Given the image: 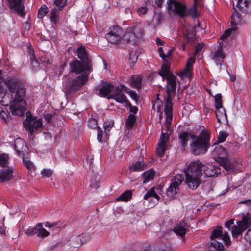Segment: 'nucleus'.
<instances>
[{"label":"nucleus","instance_id":"obj_1","mask_svg":"<svg viewBox=\"0 0 251 251\" xmlns=\"http://www.w3.org/2000/svg\"><path fill=\"white\" fill-rule=\"evenodd\" d=\"M4 82L13 98L10 103L11 114L13 116H24L26 107L25 88L21 81L15 77H8Z\"/></svg>","mask_w":251,"mask_h":251},{"label":"nucleus","instance_id":"obj_2","mask_svg":"<svg viewBox=\"0 0 251 251\" xmlns=\"http://www.w3.org/2000/svg\"><path fill=\"white\" fill-rule=\"evenodd\" d=\"M211 133L206 130H202L198 136L191 135L190 145V152L195 156L205 154L210 148Z\"/></svg>","mask_w":251,"mask_h":251},{"label":"nucleus","instance_id":"obj_3","mask_svg":"<svg viewBox=\"0 0 251 251\" xmlns=\"http://www.w3.org/2000/svg\"><path fill=\"white\" fill-rule=\"evenodd\" d=\"M218 238L222 239L226 246H228L231 243L227 232H223L222 226H219L212 232L210 237L211 242L207 251H223L224 250L223 244L215 240Z\"/></svg>","mask_w":251,"mask_h":251},{"label":"nucleus","instance_id":"obj_4","mask_svg":"<svg viewBox=\"0 0 251 251\" xmlns=\"http://www.w3.org/2000/svg\"><path fill=\"white\" fill-rule=\"evenodd\" d=\"M89 75L86 72L80 74L79 76L71 78L65 76L67 81H65V85L68 93H75L83 87L88 81Z\"/></svg>","mask_w":251,"mask_h":251},{"label":"nucleus","instance_id":"obj_5","mask_svg":"<svg viewBox=\"0 0 251 251\" xmlns=\"http://www.w3.org/2000/svg\"><path fill=\"white\" fill-rule=\"evenodd\" d=\"M167 9L169 13L177 14L180 18L185 17L186 5L178 0H167Z\"/></svg>","mask_w":251,"mask_h":251},{"label":"nucleus","instance_id":"obj_6","mask_svg":"<svg viewBox=\"0 0 251 251\" xmlns=\"http://www.w3.org/2000/svg\"><path fill=\"white\" fill-rule=\"evenodd\" d=\"M167 82V98L166 99L165 105L173 107L172 100L173 96L176 93V77L171 75V77L166 79Z\"/></svg>","mask_w":251,"mask_h":251},{"label":"nucleus","instance_id":"obj_7","mask_svg":"<svg viewBox=\"0 0 251 251\" xmlns=\"http://www.w3.org/2000/svg\"><path fill=\"white\" fill-rule=\"evenodd\" d=\"M124 31L119 25H114L109 28V32L105 35V38L109 43L117 44L122 38Z\"/></svg>","mask_w":251,"mask_h":251},{"label":"nucleus","instance_id":"obj_8","mask_svg":"<svg viewBox=\"0 0 251 251\" xmlns=\"http://www.w3.org/2000/svg\"><path fill=\"white\" fill-rule=\"evenodd\" d=\"M69 67L70 72L81 74L85 73L84 71H91L92 65L75 59L70 62Z\"/></svg>","mask_w":251,"mask_h":251},{"label":"nucleus","instance_id":"obj_9","mask_svg":"<svg viewBox=\"0 0 251 251\" xmlns=\"http://www.w3.org/2000/svg\"><path fill=\"white\" fill-rule=\"evenodd\" d=\"M203 164L199 160L193 161L189 164L185 173L201 177L203 175Z\"/></svg>","mask_w":251,"mask_h":251},{"label":"nucleus","instance_id":"obj_10","mask_svg":"<svg viewBox=\"0 0 251 251\" xmlns=\"http://www.w3.org/2000/svg\"><path fill=\"white\" fill-rule=\"evenodd\" d=\"M203 175L204 178L216 177L221 173V168L218 165L212 163L203 164Z\"/></svg>","mask_w":251,"mask_h":251},{"label":"nucleus","instance_id":"obj_11","mask_svg":"<svg viewBox=\"0 0 251 251\" xmlns=\"http://www.w3.org/2000/svg\"><path fill=\"white\" fill-rule=\"evenodd\" d=\"M121 88L119 87H116L112 91V93L107 96V99H113L120 103H123L128 101L126 96L123 94L122 89L126 88V86L121 85Z\"/></svg>","mask_w":251,"mask_h":251},{"label":"nucleus","instance_id":"obj_12","mask_svg":"<svg viewBox=\"0 0 251 251\" xmlns=\"http://www.w3.org/2000/svg\"><path fill=\"white\" fill-rule=\"evenodd\" d=\"M28 112L26 114L27 116ZM25 127L32 134L35 130L37 129L42 126V121L40 120H35L32 117L27 118L23 122Z\"/></svg>","mask_w":251,"mask_h":251},{"label":"nucleus","instance_id":"obj_13","mask_svg":"<svg viewBox=\"0 0 251 251\" xmlns=\"http://www.w3.org/2000/svg\"><path fill=\"white\" fill-rule=\"evenodd\" d=\"M7 2V5L12 11L16 12L18 15L24 17L25 15L24 12V7L22 5V0H5Z\"/></svg>","mask_w":251,"mask_h":251},{"label":"nucleus","instance_id":"obj_14","mask_svg":"<svg viewBox=\"0 0 251 251\" xmlns=\"http://www.w3.org/2000/svg\"><path fill=\"white\" fill-rule=\"evenodd\" d=\"M185 182L188 188L192 190L196 189L201 183V178L189 173H185Z\"/></svg>","mask_w":251,"mask_h":251},{"label":"nucleus","instance_id":"obj_15","mask_svg":"<svg viewBox=\"0 0 251 251\" xmlns=\"http://www.w3.org/2000/svg\"><path fill=\"white\" fill-rule=\"evenodd\" d=\"M114 88V86L110 83L102 81L101 86L97 87L96 89L99 90V94L100 96L107 98V96L112 93V91Z\"/></svg>","mask_w":251,"mask_h":251},{"label":"nucleus","instance_id":"obj_16","mask_svg":"<svg viewBox=\"0 0 251 251\" xmlns=\"http://www.w3.org/2000/svg\"><path fill=\"white\" fill-rule=\"evenodd\" d=\"M188 228L189 226L187 223L182 221L176 224V226L174 227L173 231L177 235L180 236L181 238H183L185 237Z\"/></svg>","mask_w":251,"mask_h":251},{"label":"nucleus","instance_id":"obj_17","mask_svg":"<svg viewBox=\"0 0 251 251\" xmlns=\"http://www.w3.org/2000/svg\"><path fill=\"white\" fill-rule=\"evenodd\" d=\"M76 53L78 58L84 63L92 64L91 58L89 56L88 53L84 46H80L76 50Z\"/></svg>","mask_w":251,"mask_h":251},{"label":"nucleus","instance_id":"obj_18","mask_svg":"<svg viewBox=\"0 0 251 251\" xmlns=\"http://www.w3.org/2000/svg\"><path fill=\"white\" fill-rule=\"evenodd\" d=\"M128 31L131 32L133 39H135L136 40L141 38L144 35V30L138 24H136L133 26L129 27Z\"/></svg>","mask_w":251,"mask_h":251},{"label":"nucleus","instance_id":"obj_19","mask_svg":"<svg viewBox=\"0 0 251 251\" xmlns=\"http://www.w3.org/2000/svg\"><path fill=\"white\" fill-rule=\"evenodd\" d=\"M172 111V107L168 106L167 105L164 106V113L166 116L165 123L164 124V126L166 127V133L170 130V126L173 120Z\"/></svg>","mask_w":251,"mask_h":251},{"label":"nucleus","instance_id":"obj_20","mask_svg":"<svg viewBox=\"0 0 251 251\" xmlns=\"http://www.w3.org/2000/svg\"><path fill=\"white\" fill-rule=\"evenodd\" d=\"M213 153L216 156L217 161L219 163L228 157L226 150L221 146H216L213 151Z\"/></svg>","mask_w":251,"mask_h":251},{"label":"nucleus","instance_id":"obj_21","mask_svg":"<svg viewBox=\"0 0 251 251\" xmlns=\"http://www.w3.org/2000/svg\"><path fill=\"white\" fill-rule=\"evenodd\" d=\"M13 169L11 167L3 168L0 170V182L10 180L13 177Z\"/></svg>","mask_w":251,"mask_h":251},{"label":"nucleus","instance_id":"obj_22","mask_svg":"<svg viewBox=\"0 0 251 251\" xmlns=\"http://www.w3.org/2000/svg\"><path fill=\"white\" fill-rule=\"evenodd\" d=\"M219 164L220 165L222 166L226 171L229 172H233L236 169L237 163L230 159L228 157L223 160Z\"/></svg>","mask_w":251,"mask_h":251},{"label":"nucleus","instance_id":"obj_23","mask_svg":"<svg viewBox=\"0 0 251 251\" xmlns=\"http://www.w3.org/2000/svg\"><path fill=\"white\" fill-rule=\"evenodd\" d=\"M237 7L244 13L251 12V0H237Z\"/></svg>","mask_w":251,"mask_h":251},{"label":"nucleus","instance_id":"obj_24","mask_svg":"<svg viewBox=\"0 0 251 251\" xmlns=\"http://www.w3.org/2000/svg\"><path fill=\"white\" fill-rule=\"evenodd\" d=\"M193 133H188L187 131H182L178 135L179 143L183 149H185L188 144L189 139H191Z\"/></svg>","mask_w":251,"mask_h":251},{"label":"nucleus","instance_id":"obj_25","mask_svg":"<svg viewBox=\"0 0 251 251\" xmlns=\"http://www.w3.org/2000/svg\"><path fill=\"white\" fill-rule=\"evenodd\" d=\"M101 180V176L98 174H94L91 177L90 181L89 187L91 190L94 189L96 190L100 186V181Z\"/></svg>","mask_w":251,"mask_h":251},{"label":"nucleus","instance_id":"obj_26","mask_svg":"<svg viewBox=\"0 0 251 251\" xmlns=\"http://www.w3.org/2000/svg\"><path fill=\"white\" fill-rule=\"evenodd\" d=\"M142 78L140 75H132L129 79L130 85L134 88L139 89L141 88Z\"/></svg>","mask_w":251,"mask_h":251},{"label":"nucleus","instance_id":"obj_27","mask_svg":"<svg viewBox=\"0 0 251 251\" xmlns=\"http://www.w3.org/2000/svg\"><path fill=\"white\" fill-rule=\"evenodd\" d=\"M72 239L73 241L77 242V244L75 245V247H77L78 246H80L82 244L89 241L90 235L88 233L82 234L77 237H72Z\"/></svg>","mask_w":251,"mask_h":251},{"label":"nucleus","instance_id":"obj_28","mask_svg":"<svg viewBox=\"0 0 251 251\" xmlns=\"http://www.w3.org/2000/svg\"><path fill=\"white\" fill-rule=\"evenodd\" d=\"M216 116L218 122L225 123L227 122V115L225 108L223 106L222 108L216 109Z\"/></svg>","mask_w":251,"mask_h":251},{"label":"nucleus","instance_id":"obj_29","mask_svg":"<svg viewBox=\"0 0 251 251\" xmlns=\"http://www.w3.org/2000/svg\"><path fill=\"white\" fill-rule=\"evenodd\" d=\"M179 190V186L172 182L166 190L167 196L170 198H174Z\"/></svg>","mask_w":251,"mask_h":251},{"label":"nucleus","instance_id":"obj_30","mask_svg":"<svg viewBox=\"0 0 251 251\" xmlns=\"http://www.w3.org/2000/svg\"><path fill=\"white\" fill-rule=\"evenodd\" d=\"M199 29L204 30V29L200 26V23L198 21L197 24H196L193 29V31H188L187 34L186 35V38L188 41L192 40L194 39L196 35V33L199 31Z\"/></svg>","mask_w":251,"mask_h":251},{"label":"nucleus","instance_id":"obj_31","mask_svg":"<svg viewBox=\"0 0 251 251\" xmlns=\"http://www.w3.org/2000/svg\"><path fill=\"white\" fill-rule=\"evenodd\" d=\"M159 75L162 77L163 79L165 78L166 79L171 77V75H174L170 72L169 67L167 65H163L161 67L160 71L159 72Z\"/></svg>","mask_w":251,"mask_h":251},{"label":"nucleus","instance_id":"obj_32","mask_svg":"<svg viewBox=\"0 0 251 251\" xmlns=\"http://www.w3.org/2000/svg\"><path fill=\"white\" fill-rule=\"evenodd\" d=\"M245 230H246L245 227L242 226H239L238 225L237 226H233L231 230L232 237L234 238H237Z\"/></svg>","mask_w":251,"mask_h":251},{"label":"nucleus","instance_id":"obj_33","mask_svg":"<svg viewBox=\"0 0 251 251\" xmlns=\"http://www.w3.org/2000/svg\"><path fill=\"white\" fill-rule=\"evenodd\" d=\"M154 172L152 171L151 169H150L147 171H145L142 174L143 183H148V182H149L150 180H152L154 178Z\"/></svg>","mask_w":251,"mask_h":251},{"label":"nucleus","instance_id":"obj_34","mask_svg":"<svg viewBox=\"0 0 251 251\" xmlns=\"http://www.w3.org/2000/svg\"><path fill=\"white\" fill-rule=\"evenodd\" d=\"M132 197V192L130 190H126L120 195L117 199L118 201H127Z\"/></svg>","mask_w":251,"mask_h":251},{"label":"nucleus","instance_id":"obj_35","mask_svg":"<svg viewBox=\"0 0 251 251\" xmlns=\"http://www.w3.org/2000/svg\"><path fill=\"white\" fill-rule=\"evenodd\" d=\"M146 165L141 161H137L135 163L132 165L130 169L134 171H142L145 169Z\"/></svg>","mask_w":251,"mask_h":251},{"label":"nucleus","instance_id":"obj_36","mask_svg":"<svg viewBox=\"0 0 251 251\" xmlns=\"http://www.w3.org/2000/svg\"><path fill=\"white\" fill-rule=\"evenodd\" d=\"M136 121V118L134 114L129 115L126 123V126L128 129H131L133 127Z\"/></svg>","mask_w":251,"mask_h":251},{"label":"nucleus","instance_id":"obj_37","mask_svg":"<svg viewBox=\"0 0 251 251\" xmlns=\"http://www.w3.org/2000/svg\"><path fill=\"white\" fill-rule=\"evenodd\" d=\"M251 219L247 216H243L242 220L237 222V224L239 226L244 227L246 229L248 227L249 225L251 223Z\"/></svg>","mask_w":251,"mask_h":251},{"label":"nucleus","instance_id":"obj_38","mask_svg":"<svg viewBox=\"0 0 251 251\" xmlns=\"http://www.w3.org/2000/svg\"><path fill=\"white\" fill-rule=\"evenodd\" d=\"M225 57V55L223 52V48L222 46L218 48V50L215 52L213 59L215 61H218L219 58L223 59Z\"/></svg>","mask_w":251,"mask_h":251},{"label":"nucleus","instance_id":"obj_39","mask_svg":"<svg viewBox=\"0 0 251 251\" xmlns=\"http://www.w3.org/2000/svg\"><path fill=\"white\" fill-rule=\"evenodd\" d=\"M197 6L195 5V4H194V6L189 8L187 9V6H186V9L185 10V17L189 15L192 16V17L194 18L196 17V12H197V9H196Z\"/></svg>","mask_w":251,"mask_h":251},{"label":"nucleus","instance_id":"obj_40","mask_svg":"<svg viewBox=\"0 0 251 251\" xmlns=\"http://www.w3.org/2000/svg\"><path fill=\"white\" fill-rule=\"evenodd\" d=\"M68 0H55L54 3L56 6L55 8L61 11L66 5Z\"/></svg>","mask_w":251,"mask_h":251},{"label":"nucleus","instance_id":"obj_41","mask_svg":"<svg viewBox=\"0 0 251 251\" xmlns=\"http://www.w3.org/2000/svg\"><path fill=\"white\" fill-rule=\"evenodd\" d=\"M215 106L216 109L222 108V95L220 93L216 94L215 97Z\"/></svg>","mask_w":251,"mask_h":251},{"label":"nucleus","instance_id":"obj_42","mask_svg":"<svg viewBox=\"0 0 251 251\" xmlns=\"http://www.w3.org/2000/svg\"><path fill=\"white\" fill-rule=\"evenodd\" d=\"M10 113L5 108H2L0 112V116L1 119H3L5 123H7L9 120Z\"/></svg>","mask_w":251,"mask_h":251},{"label":"nucleus","instance_id":"obj_43","mask_svg":"<svg viewBox=\"0 0 251 251\" xmlns=\"http://www.w3.org/2000/svg\"><path fill=\"white\" fill-rule=\"evenodd\" d=\"M132 35L130 31H128V29H127V32L124 34H123L122 37L124 41H126V43H128L130 41L136 42L137 40L135 39H133Z\"/></svg>","mask_w":251,"mask_h":251},{"label":"nucleus","instance_id":"obj_44","mask_svg":"<svg viewBox=\"0 0 251 251\" xmlns=\"http://www.w3.org/2000/svg\"><path fill=\"white\" fill-rule=\"evenodd\" d=\"M58 9H57V8H54L52 9L50 12V19L51 21L53 22L54 23H56L57 22V19L58 18L57 13L59 12Z\"/></svg>","mask_w":251,"mask_h":251},{"label":"nucleus","instance_id":"obj_45","mask_svg":"<svg viewBox=\"0 0 251 251\" xmlns=\"http://www.w3.org/2000/svg\"><path fill=\"white\" fill-rule=\"evenodd\" d=\"M48 8L46 5H42L38 10V17L42 18L48 12Z\"/></svg>","mask_w":251,"mask_h":251},{"label":"nucleus","instance_id":"obj_46","mask_svg":"<svg viewBox=\"0 0 251 251\" xmlns=\"http://www.w3.org/2000/svg\"><path fill=\"white\" fill-rule=\"evenodd\" d=\"M184 179L183 176L182 174H177L174 176V181L172 182L175 184H177L178 186H179L182 183Z\"/></svg>","mask_w":251,"mask_h":251},{"label":"nucleus","instance_id":"obj_47","mask_svg":"<svg viewBox=\"0 0 251 251\" xmlns=\"http://www.w3.org/2000/svg\"><path fill=\"white\" fill-rule=\"evenodd\" d=\"M165 149L166 145H162L158 143V147L156 149V152L157 155L160 157L163 156L164 155Z\"/></svg>","mask_w":251,"mask_h":251},{"label":"nucleus","instance_id":"obj_48","mask_svg":"<svg viewBox=\"0 0 251 251\" xmlns=\"http://www.w3.org/2000/svg\"><path fill=\"white\" fill-rule=\"evenodd\" d=\"M192 69L185 67V68L183 70L180 71L178 75L181 78L184 77H187L190 75L192 72Z\"/></svg>","mask_w":251,"mask_h":251},{"label":"nucleus","instance_id":"obj_49","mask_svg":"<svg viewBox=\"0 0 251 251\" xmlns=\"http://www.w3.org/2000/svg\"><path fill=\"white\" fill-rule=\"evenodd\" d=\"M50 235V232L44 228H39L38 230L37 236L42 238H45Z\"/></svg>","mask_w":251,"mask_h":251},{"label":"nucleus","instance_id":"obj_50","mask_svg":"<svg viewBox=\"0 0 251 251\" xmlns=\"http://www.w3.org/2000/svg\"><path fill=\"white\" fill-rule=\"evenodd\" d=\"M114 126V123L113 122L111 121H107L104 122L103 124V126L104 128V132L106 134H107L108 132L110 131L111 128Z\"/></svg>","mask_w":251,"mask_h":251},{"label":"nucleus","instance_id":"obj_51","mask_svg":"<svg viewBox=\"0 0 251 251\" xmlns=\"http://www.w3.org/2000/svg\"><path fill=\"white\" fill-rule=\"evenodd\" d=\"M8 156L2 154L0 155V166L4 167L8 164Z\"/></svg>","mask_w":251,"mask_h":251},{"label":"nucleus","instance_id":"obj_52","mask_svg":"<svg viewBox=\"0 0 251 251\" xmlns=\"http://www.w3.org/2000/svg\"><path fill=\"white\" fill-rule=\"evenodd\" d=\"M169 139V134L167 133H162L160 135V141L159 143L160 144L166 145Z\"/></svg>","mask_w":251,"mask_h":251},{"label":"nucleus","instance_id":"obj_53","mask_svg":"<svg viewBox=\"0 0 251 251\" xmlns=\"http://www.w3.org/2000/svg\"><path fill=\"white\" fill-rule=\"evenodd\" d=\"M53 173V171L50 169H43L41 172L43 177H50Z\"/></svg>","mask_w":251,"mask_h":251},{"label":"nucleus","instance_id":"obj_54","mask_svg":"<svg viewBox=\"0 0 251 251\" xmlns=\"http://www.w3.org/2000/svg\"><path fill=\"white\" fill-rule=\"evenodd\" d=\"M228 134L226 132L224 131H222L219 132V135L218 138V142L219 143H222L225 141L228 136Z\"/></svg>","mask_w":251,"mask_h":251},{"label":"nucleus","instance_id":"obj_55","mask_svg":"<svg viewBox=\"0 0 251 251\" xmlns=\"http://www.w3.org/2000/svg\"><path fill=\"white\" fill-rule=\"evenodd\" d=\"M37 228L34 227H29L26 231V234L28 236H33L35 234H37L38 230L36 229Z\"/></svg>","mask_w":251,"mask_h":251},{"label":"nucleus","instance_id":"obj_56","mask_svg":"<svg viewBox=\"0 0 251 251\" xmlns=\"http://www.w3.org/2000/svg\"><path fill=\"white\" fill-rule=\"evenodd\" d=\"M23 162L24 165L26 166V167L28 170H31L33 168V164L30 160L26 159L25 158H23Z\"/></svg>","mask_w":251,"mask_h":251},{"label":"nucleus","instance_id":"obj_57","mask_svg":"<svg viewBox=\"0 0 251 251\" xmlns=\"http://www.w3.org/2000/svg\"><path fill=\"white\" fill-rule=\"evenodd\" d=\"M128 93L132 99L136 101L138 100L139 96L135 91L130 90L128 92Z\"/></svg>","mask_w":251,"mask_h":251},{"label":"nucleus","instance_id":"obj_58","mask_svg":"<svg viewBox=\"0 0 251 251\" xmlns=\"http://www.w3.org/2000/svg\"><path fill=\"white\" fill-rule=\"evenodd\" d=\"M88 126L92 128H95L97 126V121L94 119H89L88 121Z\"/></svg>","mask_w":251,"mask_h":251},{"label":"nucleus","instance_id":"obj_59","mask_svg":"<svg viewBox=\"0 0 251 251\" xmlns=\"http://www.w3.org/2000/svg\"><path fill=\"white\" fill-rule=\"evenodd\" d=\"M234 219H230L225 223V227L228 229V230L231 231L232 227L234 224Z\"/></svg>","mask_w":251,"mask_h":251},{"label":"nucleus","instance_id":"obj_60","mask_svg":"<svg viewBox=\"0 0 251 251\" xmlns=\"http://www.w3.org/2000/svg\"><path fill=\"white\" fill-rule=\"evenodd\" d=\"M195 62L194 59L192 57H190L187 59L185 67L192 69L193 65Z\"/></svg>","mask_w":251,"mask_h":251},{"label":"nucleus","instance_id":"obj_61","mask_svg":"<svg viewBox=\"0 0 251 251\" xmlns=\"http://www.w3.org/2000/svg\"><path fill=\"white\" fill-rule=\"evenodd\" d=\"M31 65L33 70H37L39 67V62L37 60L30 61Z\"/></svg>","mask_w":251,"mask_h":251},{"label":"nucleus","instance_id":"obj_62","mask_svg":"<svg viewBox=\"0 0 251 251\" xmlns=\"http://www.w3.org/2000/svg\"><path fill=\"white\" fill-rule=\"evenodd\" d=\"M244 238L247 241L251 243V230L250 228L247 230L245 235Z\"/></svg>","mask_w":251,"mask_h":251},{"label":"nucleus","instance_id":"obj_63","mask_svg":"<svg viewBox=\"0 0 251 251\" xmlns=\"http://www.w3.org/2000/svg\"><path fill=\"white\" fill-rule=\"evenodd\" d=\"M102 130L100 127H98L97 128V139L99 142H101L102 141Z\"/></svg>","mask_w":251,"mask_h":251},{"label":"nucleus","instance_id":"obj_64","mask_svg":"<svg viewBox=\"0 0 251 251\" xmlns=\"http://www.w3.org/2000/svg\"><path fill=\"white\" fill-rule=\"evenodd\" d=\"M137 58L138 57L135 53H129V59L131 60V63H132L133 65H134L136 63Z\"/></svg>","mask_w":251,"mask_h":251}]
</instances>
